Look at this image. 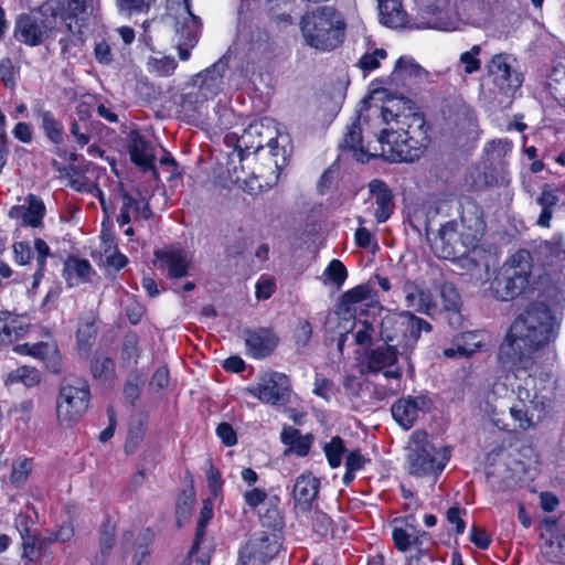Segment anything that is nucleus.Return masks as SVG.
Segmentation results:
<instances>
[{"instance_id": "13", "label": "nucleus", "mask_w": 565, "mask_h": 565, "mask_svg": "<svg viewBox=\"0 0 565 565\" xmlns=\"http://www.w3.org/2000/svg\"><path fill=\"white\" fill-rule=\"evenodd\" d=\"M407 520L408 518H406L405 520H394L395 525L393 527L392 539L394 542V546L399 552H407L412 546H415L417 553L408 558V564L419 565L420 557L426 554V551L424 548V542L426 540H429V534L427 532H418L412 525H409L411 531H408L404 526L397 525L398 523L405 522V526H407Z\"/></svg>"}, {"instance_id": "49", "label": "nucleus", "mask_w": 565, "mask_h": 565, "mask_svg": "<svg viewBox=\"0 0 565 565\" xmlns=\"http://www.w3.org/2000/svg\"><path fill=\"white\" fill-rule=\"evenodd\" d=\"M32 470V461L28 458H19L12 463L10 480L13 484L20 486L25 482Z\"/></svg>"}, {"instance_id": "62", "label": "nucleus", "mask_w": 565, "mask_h": 565, "mask_svg": "<svg viewBox=\"0 0 565 565\" xmlns=\"http://www.w3.org/2000/svg\"><path fill=\"white\" fill-rule=\"evenodd\" d=\"M100 239L103 242L104 254L113 253L118 248L111 231V223H106V221H103Z\"/></svg>"}, {"instance_id": "32", "label": "nucleus", "mask_w": 565, "mask_h": 565, "mask_svg": "<svg viewBox=\"0 0 565 565\" xmlns=\"http://www.w3.org/2000/svg\"><path fill=\"white\" fill-rule=\"evenodd\" d=\"M129 154L135 164L143 170H152L153 174L157 177V171L154 170L153 164L154 154L146 141L142 139L135 140L130 146Z\"/></svg>"}, {"instance_id": "39", "label": "nucleus", "mask_w": 565, "mask_h": 565, "mask_svg": "<svg viewBox=\"0 0 565 565\" xmlns=\"http://www.w3.org/2000/svg\"><path fill=\"white\" fill-rule=\"evenodd\" d=\"M252 544L264 557H273L279 550L278 535L275 533L262 532L253 539Z\"/></svg>"}, {"instance_id": "41", "label": "nucleus", "mask_w": 565, "mask_h": 565, "mask_svg": "<svg viewBox=\"0 0 565 565\" xmlns=\"http://www.w3.org/2000/svg\"><path fill=\"white\" fill-rule=\"evenodd\" d=\"M263 124L262 122H253L250 124L243 132V135L237 139L236 148L242 152L243 147L246 149H255L258 151L264 148L263 140H258L257 142L253 141L254 137L262 136Z\"/></svg>"}, {"instance_id": "5", "label": "nucleus", "mask_w": 565, "mask_h": 565, "mask_svg": "<svg viewBox=\"0 0 565 565\" xmlns=\"http://www.w3.org/2000/svg\"><path fill=\"white\" fill-rule=\"evenodd\" d=\"M90 391L86 380L70 375L63 380L56 399V417L61 425L73 426L86 413Z\"/></svg>"}, {"instance_id": "8", "label": "nucleus", "mask_w": 565, "mask_h": 565, "mask_svg": "<svg viewBox=\"0 0 565 565\" xmlns=\"http://www.w3.org/2000/svg\"><path fill=\"white\" fill-rule=\"evenodd\" d=\"M377 142L381 146L377 157L391 163L414 162L424 154L418 149L414 154L415 146L397 128L381 130Z\"/></svg>"}, {"instance_id": "1", "label": "nucleus", "mask_w": 565, "mask_h": 565, "mask_svg": "<svg viewBox=\"0 0 565 565\" xmlns=\"http://www.w3.org/2000/svg\"><path fill=\"white\" fill-rule=\"evenodd\" d=\"M554 327L555 318L545 303H530L511 324L500 345L499 360L516 371H530L534 354L554 338Z\"/></svg>"}, {"instance_id": "17", "label": "nucleus", "mask_w": 565, "mask_h": 565, "mask_svg": "<svg viewBox=\"0 0 565 565\" xmlns=\"http://www.w3.org/2000/svg\"><path fill=\"white\" fill-rule=\"evenodd\" d=\"M278 337L273 330L259 328L246 331L245 343L247 352L255 359H264L273 353L278 344Z\"/></svg>"}, {"instance_id": "15", "label": "nucleus", "mask_w": 565, "mask_h": 565, "mask_svg": "<svg viewBox=\"0 0 565 565\" xmlns=\"http://www.w3.org/2000/svg\"><path fill=\"white\" fill-rule=\"evenodd\" d=\"M228 72V58L226 55L220 57L206 70L196 74L192 79L202 86L207 96L215 97L223 89L224 78Z\"/></svg>"}, {"instance_id": "63", "label": "nucleus", "mask_w": 565, "mask_h": 565, "mask_svg": "<svg viewBox=\"0 0 565 565\" xmlns=\"http://www.w3.org/2000/svg\"><path fill=\"white\" fill-rule=\"evenodd\" d=\"M311 335L312 327L310 322L307 320H300L295 331L296 343L299 347H306L309 343Z\"/></svg>"}, {"instance_id": "4", "label": "nucleus", "mask_w": 565, "mask_h": 565, "mask_svg": "<svg viewBox=\"0 0 565 565\" xmlns=\"http://www.w3.org/2000/svg\"><path fill=\"white\" fill-rule=\"evenodd\" d=\"M431 324L415 316L411 311L401 315L385 316L380 326V337L384 344L395 347L399 355L409 359V353L414 350L423 331L430 332Z\"/></svg>"}, {"instance_id": "27", "label": "nucleus", "mask_w": 565, "mask_h": 565, "mask_svg": "<svg viewBox=\"0 0 565 565\" xmlns=\"http://www.w3.org/2000/svg\"><path fill=\"white\" fill-rule=\"evenodd\" d=\"M399 351L390 344H383L366 353V369L370 373H379L393 366L397 361Z\"/></svg>"}, {"instance_id": "55", "label": "nucleus", "mask_w": 565, "mask_h": 565, "mask_svg": "<svg viewBox=\"0 0 565 565\" xmlns=\"http://www.w3.org/2000/svg\"><path fill=\"white\" fill-rule=\"evenodd\" d=\"M12 380L22 382L31 387L40 382V373L34 367L21 366L11 374Z\"/></svg>"}, {"instance_id": "14", "label": "nucleus", "mask_w": 565, "mask_h": 565, "mask_svg": "<svg viewBox=\"0 0 565 565\" xmlns=\"http://www.w3.org/2000/svg\"><path fill=\"white\" fill-rule=\"evenodd\" d=\"M186 17L182 22L175 23L177 31V49L179 53V57L182 61H186L190 57V51L198 43V31H199V19L193 15L186 4L184 7Z\"/></svg>"}, {"instance_id": "33", "label": "nucleus", "mask_w": 565, "mask_h": 565, "mask_svg": "<svg viewBox=\"0 0 565 565\" xmlns=\"http://www.w3.org/2000/svg\"><path fill=\"white\" fill-rule=\"evenodd\" d=\"M543 557L556 564L565 563V534H557L555 537H545L541 545Z\"/></svg>"}, {"instance_id": "44", "label": "nucleus", "mask_w": 565, "mask_h": 565, "mask_svg": "<svg viewBox=\"0 0 565 565\" xmlns=\"http://www.w3.org/2000/svg\"><path fill=\"white\" fill-rule=\"evenodd\" d=\"M481 46L476 44L469 51L460 54L458 64L462 66L465 74H473L481 68V61L479 55L481 53Z\"/></svg>"}, {"instance_id": "46", "label": "nucleus", "mask_w": 565, "mask_h": 565, "mask_svg": "<svg viewBox=\"0 0 565 565\" xmlns=\"http://www.w3.org/2000/svg\"><path fill=\"white\" fill-rule=\"evenodd\" d=\"M212 516H213L212 508H210L205 504L200 512V518L196 523L195 535H194V540H193V545L190 550V554H194L199 551L200 544L205 534V527H206L209 521L212 519Z\"/></svg>"}, {"instance_id": "2", "label": "nucleus", "mask_w": 565, "mask_h": 565, "mask_svg": "<svg viewBox=\"0 0 565 565\" xmlns=\"http://www.w3.org/2000/svg\"><path fill=\"white\" fill-rule=\"evenodd\" d=\"M345 28L343 15L329 6L318 8L301 22L307 44L321 51H331L340 46L344 40Z\"/></svg>"}, {"instance_id": "60", "label": "nucleus", "mask_w": 565, "mask_h": 565, "mask_svg": "<svg viewBox=\"0 0 565 565\" xmlns=\"http://www.w3.org/2000/svg\"><path fill=\"white\" fill-rule=\"evenodd\" d=\"M407 109H404V104L398 98L397 103L392 106L381 108V116L384 122L388 124L390 120H394L397 125V119H401V115H405Z\"/></svg>"}, {"instance_id": "24", "label": "nucleus", "mask_w": 565, "mask_h": 565, "mask_svg": "<svg viewBox=\"0 0 565 565\" xmlns=\"http://www.w3.org/2000/svg\"><path fill=\"white\" fill-rule=\"evenodd\" d=\"M457 241V224L447 222L441 225L433 242L438 257L444 259L458 258L462 253L456 247Z\"/></svg>"}, {"instance_id": "45", "label": "nucleus", "mask_w": 565, "mask_h": 565, "mask_svg": "<svg viewBox=\"0 0 565 565\" xmlns=\"http://www.w3.org/2000/svg\"><path fill=\"white\" fill-rule=\"evenodd\" d=\"M323 451L332 468H338L341 465L342 456L345 452L343 439L339 436L332 437L323 447Z\"/></svg>"}, {"instance_id": "7", "label": "nucleus", "mask_w": 565, "mask_h": 565, "mask_svg": "<svg viewBox=\"0 0 565 565\" xmlns=\"http://www.w3.org/2000/svg\"><path fill=\"white\" fill-rule=\"evenodd\" d=\"M56 28V14L52 10L50 15L42 12L22 13L15 20L14 38L17 41L38 46L44 43Z\"/></svg>"}, {"instance_id": "21", "label": "nucleus", "mask_w": 565, "mask_h": 565, "mask_svg": "<svg viewBox=\"0 0 565 565\" xmlns=\"http://www.w3.org/2000/svg\"><path fill=\"white\" fill-rule=\"evenodd\" d=\"M426 76V71L414 62L413 58L399 57L390 76V83L397 87H408Z\"/></svg>"}, {"instance_id": "50", "label": "nucleus", "mask_w": 565, "mask_h": 565, "mask_svg": "<svg viewBox=\"0 0 565 565\" xmlns=\"http://www.w3.org/2000/svg\"><path fill=\"white\" fill-rule=\"evenodd\" d=\"M65 271L67 274L74 273L82 280H89V276L94 273L89 262L87 259L68 258L65 263Z\"/></svg>"}, {"instance_id": "38", "label": "nucleus", "mask_w": 565, "mask_h": 565, "mask_svg": "<svg viewBox=\"0 0 565 565\" xmlns=\"http://www.w3.org/2000/svg\"><path fill=\"white\" fill-rule=\"evenodd\" d=\"M372 290L369 285H359L345 291L340 301V309L344 312H351L352 307L356 303L366 301L372 298Z\"/></svg>"}, {"instance_id": "34", "label": "nucleus", "mask_w": 565, "mask_h": 565, "mask_svg": "<svg viewBox=\"0 0 565 565\" xmlns=\"http://www.w3.org/2000/svg\"><path fill=\"white\" fill-rule=\"evenodd\" d=\"M391 412L393 418L405 429L412 428L418 417L411 404V396L396 401Z\"/></svg>"}, {"instance_id": "20", "label": "nucleus", "mask_w": 565, "mask_h": 565, "mask_svg": "<svg viewBox=\"0 0 565 565\" xmlns=\"http://www.w3.org/2000/svg\"><path fill=\"white\" fill-rule=\"evenodd\" d=\"M340 149L343 152H350L352 157L361 163L369 162L372 158H377V153L370 152L369 147L363 146L362 130L360 127V117L348 128L340 143Z\"/></svg>"}, {"instance_id": "31", "label": "nucleus", "mask_w": 565, "mask_h": 565, "mask_svg": "<svg viewBox=\"0 0 565 565\" xmlns=\"http://www.w3.org/2000/svg\"><path fill=\"white\" fill-rule=\"evenodd\" d=\"M437 287L439 290V296L443 300L444 309L447 312H450L454 317V321H450V323L459 324L461 321V298L455 285L449 281H443Z\"/></svg>"}, {"instance_id": "47", "label": "nucleus", "mask_w": 565, "mask_h": 565, "mask_svg": "<svg viewBox=\"0 0 565 565\" xmlns=\"http://www.w3.org/2000/svg\"><path fill=\"white\" fill-rule=\"evenodd\" d=\"M291 6L286 0H273L269 7L270 18L278 23L291 24Z\"/></svg>"}, {"instance_id": "48", "label": "nucleus", "mask_w": 565, "mask_h": 565, "mask_svg": "<svg viewBox=\"0 0 565 565\" xmlns=\"http://www.w3.org/2000/svg\"><path fill=\"white\" fill-rule=\"evenodd\" d=\"M148 67L150 72L159 76H169L174 72L177 62L171 56H162L160 58L151 57L148 61Z\"/></svg>"}, {"instance_id": "19", "label": "nucleus", "mask_w": 565, "mask_h": 565, "mask_svg": "<svg viewBox=\"0 0 565 565\" xmlns=\"http://www.w3.org/2000/svg\"><path fill=\"white\" fill-rule=\"evenodd\" d=\"M371 196L374 199L376 210L374 216L377 223L386 222L394 210V194L390 186L381 179H373L367 184Z\"/></svg>"}, {"instance_id": "10", "label": "nucleus", "mask_w": 565, "mask_h": 565, "mask_svg": "<svg viewBox=\"0 0 565 565\" xmlns=\"http://www.w3.org/2000/svg\"><path fill=\"white\" fill-rule=\"evenodd\" d=\"M401 102L404 104V109H407L405 115H401V119H397V129L401 130L412 142L415 149L420 150L423 153L428 147L429 127L426 124L423 114L414 111V103L406 97H401ZM416 150H414V154Z\"/></svg>"}, {"instance_id": "18", "label": "nucleus", "mask_w": 565, "mask_h": 565, "mask_svg": "<svg viewBox=\"0 0 565 565\" xmlns=\"http://www.w3.org/2000/svg\"><path fill=\"white\" fill-rule=\"evenodd\" d=\"M402 289L408 308L427 316H431L437 311L438 306L428 289H424L411 280L405 281Z\"/></svg>"}, {"instance_id": "43", "label": "nucleus", "mask_w": 565, "mask_h": 565, "mask_svg": "<svg viewBox=\"0 0 565 565\" xmlns=\"http://www.w3.org/2000/svg\"><path fill=\"white\" fill-rule=\"evenodd\" d=\"M547 87L551 95L562 104L565 97V67L556 66L548 75Z\"/></svg>"}, {"instance_id": "56", "label": "nucleus", "mask_w": 565, "mask_h": 565, "mask_svg": "<svg viewBox=\"0 0 565 565\" xmlns=\"http://www.w3.org/2000/svg\"><path fill=\"white\" fill-rule=\"evenodd\" d=\"M97 330L94 322H85L81 324L76 332L77 343L81 348L90 347L95 339Z\"/></svg>"}, {"instance_id": "12", "label": "nucleus", "mask_w": 565, "mask_h": 565, "mask_svg": "<svg viewBox=\"0 0 565 565\" xmlns=\"http://www.w3.org/2000/svg\"><path fill=\"white\" fill-rule=\"evenodd\" d=\"M117 195L121 200V206L117 216L119 226L129 224L131 221H148L153 216L149 200L142 196L139 190H137V196H135L120 184Z\"/></svg>"}, {"instance_id": "26", "label": "nucleus", "mask_w": 565, "mask_h": 565, "mask_svg": "<svg viewBox=\"0 0 565 565\" xmlns=\"http://www.w3.org/2000/svg\"><path fill=\"white\" fill-rule=\"evenodd\" d=\"M535 252L544 265L563 266L565 264V244L563 236L559 234L540 243Z\"/></svg>"}, {"instance_id": "37", "label": "nucleus", "mask_w": 565, "mask_h": 565, "mask_svg": "<svg viewBox=\"0 0 565 565\" xmlns=\"http://www.w3.org/2000/svg\"><path fill=\"white\" fill-rule=\"evenodd\" d=\"M139 338L136 332H127L122 340L120 360L124 366L136 365L140 356Z\"/></svg>"}, {"instance_id": "35", "label": "nucleus", "mask_w": 565, "mask_h": 565, "mask_svg": "<svg viewBox=\"0 0 565 565\" xmlns=\"http://www.w3.org/2000/svg\"><path fill=\"white\" fill-rule=\"evenodd\" d=\"M454 345L457 347L459 356L462 358L471 356L483 347L481 335L478 331L460 333L455 338Z\"/></svg>"}, {"instance_id": "6", "label": "nucleus", "mask_w": 565, "mask_h": 565, "mask_svg": "<svg viewBox=\"0 0 565 565\" xmlns=\"http://www.w3.org/2000/svg\"><path fill=\"white\" fill-rule=\"evenodd\" d=\"M450 459L448 447L437 449L427 440H414L407 455L409 473L416 477L437 476Z\"/></svg>"}, {"instance_id": "11", "label": "nucleus", "mask_w": 565, "mask_h": 565, "mask_svg": "<svg viewBox=\"0 0 565 565\" xmlns=\"http://www.w3.org/2000/svg\"><path fill=\"white\" fill-rule=\"evenodd\" d=\"M514 63L515 58L512 55L499 53L493 55L486 66L493 84L504 94L514 93L523 82L522 74L513 66Z\"/></svg>"}, {"instance_id": "52", "label": "nucleus", "mask_w": 565, "mask_h": 565, "mask_svg": "<svg viewBox=\"0 0 565 565\" xmlns=\"http://www.w3.org/2000/svg\"><path fill=\"white\" fill-rule=\"evenodd\" d=\"M115 543V524L107 520L103 523L99 533V545L102 555L110 552Z\"/></svg>"}, {"instance_id": "3", "label": "nucleus", "mask_w": 565, "mask_h": 565, "mask_svg": "<svg viewBox=\"0 0 565 565\" xmlns=\"http://www.w3.org/2000/svg\"><path fill=\"white\" fill-rule=\"evenodd\" d=\"M533 258L529 250L519 249L495 271L490 291L500 301L521 296L529 286Z\"/></svg>"}, {"instance_id": "9", "label": "nucleus", "mask_w": 565, "mask_h": 565, "mask_svg": "<svg viewBox=\"0 0 565 565\" xmlns=\"http://www.w3.org/2000/svg\"><path fill=\"white\" fill-rule=\"evenodd\" d=\"M247 392L263 403L282 406L290 398L289 379L282 373L273 372L262 376L255 386L247 388Z\"/></svg>"}, {"instance_id": "59", "label": "nucleus", "mask_w": 565, "mask_h": 565, "mask_svg": "<svg viewBox=\"0 0 565 565\" xmlns=\"http://www.w3.org/2000/svg\"><path fill=\"white\" fill-rule=\"evenodd\" d=\"M334 392V384L332 381L320 376L317 374L315 380V388L313 393L320 397H322L326 401H329L331 398V395Z\"/></svg>"}, {"instance_id": "40", "label": "nucleus", "mask_w": 565, "mask_h": 565, "mask_svg": "<svg viewBox=\"0 0 565 565\" xmlns=\"http://www.w3.org/2000/svg\"><path fill=\"white\" fill-rule=\"evenodd\" d=\"M38 116L41 119L45 136L53 143H61L63 141V127L61 122L55 119L50 110H40Z\"/></svg>"}, {"instance_id": "30", "label": "nucleus", "mask_w": 565, "mask_h": 565, "mask_svg": "<svg viewBox=\"0 0 565 565\" xmlns=\"http://www.w3.org/2000/svg\"><path fill=\"white\" fill-rule=\"evenodd\" d=\"M213 99L207 96V93L203 90L202 86L196 84L193 79L186 85L185 92L181 95V107L186 113H200L204 104Z\"/></svg>"}, {"instance_id": "36", "label": "nucleus", "mask_w": 565, "mask_h": 565, "mask_svg": "<svg viewBox=\"0 0 565 565\" xmlns=\"http://www.w3.org/2000/svg\"><path fill=\"white\" fill-rule=\"evenodd\" d=\"M22 536V559L24 561V565H30L40 559L42 555V545L43 542L35 535H31L29 529L24 530V533L21 532Z\"/></svg>"}, {"instance_id": "57", "label": "nucleus", "mask_w": 565, "mask_h": 565, "mask_svg": "<svg viewBox=\"0 0 565 565\" xmlns=\"http://www.w3.org/2000/svg\"><path fill=\"white\" fill-rule=\"evenodd\" d=\"M92 374L95 379L106 377L114 371V361L110 358L93 360L90 363Z\"/></svg>"}, {"instance_id": "61", "label": "nucleus", "mask_w": 565, "mask_h": 565, "mask_svg": "<svg viewBox=\"0 0 565 565\" xmlns=\"http://www.w3.org/2000/svg\"><path fill=\"white\" fill-rule=\"evenodd\" d=\"M34 248L38 253V270H36V278L43 277V271L45 267V260L46 257L50 255V247L42 238H35L34 241Z\"/></svg>"}, {"instance_id": "23", "label": "nucleus", "mask_w": 565, "mask_h": 565, "mask_svg": "<svg viewBox=\"0 0 565 565\" xmlns=\"http://www.w3.org/2000/svg\"><path fill=\"white\" fill-rule=\"evenodd\" d=\"M320 481L311 475L299 476L292 487V498L295 505L302 511H308L311 508L312 501L317 498L319 492Z\"/></svg>"}, {"instance_id": "28", "label": "nucleus", "mask_w": 565, "mask_h": 565, "mask_svg": "<svg viewBox=\"0 0 565 565\" xmlns=\"http://www.w3.org/2000/svg\"><path fill=\"white\" fill-rule=\"evenodd\" d=\"M380 21L392 29L405 28L407 13L403 9L401 0H377Z\"/></svg>"}, {"instance_id": "42", "label": "nucleus", "mask_w": 565, "mask_h": 565, "mask_svg": "<svg viewBox=\"0 0 565 565\" xmlns=\"http://www.w3.org/2000/svg\"><path fill=\"white\" fill-rule=\"evenodd\" d=\"M145 383V377L139 371L131 372L124 385V397L134 407L136 401L140 397L141 390Z\"/></svg>"}, {"instance_id": "53", "label": "nucleus", "mask_w": 565, "mask_h": 565, "mask_svg": "<svg viewBox=\"0 0 565 565\" xmlns=\"http://www.w3.org/2000/svg\"><path fill=\"white\" fill-rule=\"evenodd\" d=\"M15 67L10 57L0 61V79L7 88L13 89L17 85Z\"/></svg>"}, {"instance_id": "58", "label": "nucleus", "mask_w": 565, "mask_h": 565, "mask_svg": "<svg viewBox=\"0 0 565 565\" xmlns=\"http://www.w3.org/2000/svg\"><path fill=\"white\" fill-rule=\"evenodd\" d=\"M154 0H117V4L121 11L145 12L148 11Z\"/></svg>"}, {"instance_id": "51", "label": "nucleus", "mask_w": 565, "mask_h": 565, "mask_svg": "<svg viewBox=\"0 0 565 565\" xmlns=\"http://www.w3.org/2000/svg\"><path fill=\"white\" fill-rule=\"evenodd\" d=\"M324 276L329 278L338 288H340L348 277V271L342 262L332 259L326 268Z\"/></svg>"}, {"instance_id": "29", "label": "nucleus", "mask_w": 565, "mask_h": 565, "mask_svg": "<svg viewBox=\"0 0 565 565\" xmlns=\"http://www.w3.org/2000/svg\"><path fill=\"white\" fill-rule=\"evenodd\" d=\"M559 198L553 189L552 184L545 183L541 188V193L535 202L541 206V213L536 220V224L541 227H550L553 217L554 207L558 204Z\"/></svg>"}, {"instance_id": "16", "label": "nucleus", "mask_w": 565, "mask_h": 565, "mask_svg": "<svg viewBox=\"0 0 565 565\" xmlns=\"http://www.w3.org/2000/svg\"><path fill=\"white\" fill-rule=\"evenodd\" d=\"M25 201L26 205L12 206L8 213L9 217L17 220L20 226H41L45 213L43 201L34 194H29Z\"/></svg>"}, {"instance_id": "54", "label": "nucleus", "mask_w": 565, "mask_h": 565, "mask_svg": "<svg viewBox=\"0 0 565 565\" xmlns=\"http://www.w3.org/2000/svg\"><path fill=\"white\" fill-rule=\"evenodd\" d=\"M143 436L145 430L141 423L130 426L125 443V451L127 454H134L143 440Z\"/></svg>"}, {"instance_id": "64", "label": "nucleus", "mask_w": 565, "mask_h": 565, "mask_svg": "<svg viewBox=\"0 0 565 565\" xmlns=\"http://www.w3.org/2000/svg\"><path fill=\"white\" fill-rule=\"evenodd\" d=\"M512 418L519 423V428L525 430L532 426L531 418L529 417L527 409L524 404L513 405L510 408Z\"/></svg>"}, {"instance_id": "22", "label": "nucleus", "mask_w": 565, "mask_h": 565, "mask_svg": "<svg viewBox=\"0 0 565 565\" xmlns=\"http://www.w3.org/2000/svg\"><path fill=\"white\" fill-rule=\"evenodd\" d=\"M461 226L467 231L463 233L471 243L478 241L484 233L486 222L481 207L473 201H468L462 206L460 215Z\"/></svg>"}, {"instance_id": "25", "label": "nucleus", "mask_w": 565, "mask_h": 565, "mask_svg": "<svg viewBox=\"0 0 565 565\" xmlns=\"http://www.w3.org/2000/svg\"><path fill=\"white\" fill-rule=\"evenodd\" d=\"M156 258L163 263L171 278H181L188 274L190 262L183 249L156 250Z\"/></svg>"}]
</instances>
